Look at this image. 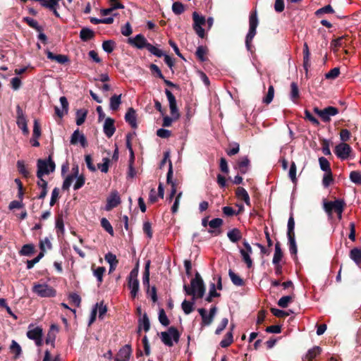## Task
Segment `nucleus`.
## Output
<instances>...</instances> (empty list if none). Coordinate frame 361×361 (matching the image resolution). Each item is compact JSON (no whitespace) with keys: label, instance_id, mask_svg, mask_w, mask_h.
Instances as JSON below:
<instances>
[{"label":"nucleus","instance_id":"nucleus-1","mask_svg":"<svg viewBox=\"0 0 361 361\" xmlns=\"http://www.w3.org/2000/svg\"><path fill=\"white\" fill-rule=\"evenodd\" d=\"M185 294L192 296V300L202 298L206 291V287L202 278L198 272H196L195 278L190 281V286H183Z\"/></svg>","mask_w":361,"mask_h":361},{"label":"nucleus","instance_id":"nucleus-2","mask_svg":"<svg viewBox=\"0 0 361 361\" xmlns=\"http://www.w3.org/2000/svg\"><path fill=\"white\" fill-rule=\"evenodd\" d=\"M127 42L138 49H146L152 54L157 57H161L164 55V52L161 50L149 43L145 37L142 34H138L135 37H129Z\"/></svg>","mask_w":361,"mask_h":361},{"label":"nucleus","instance_id":"nucleus-3","mask_svg":"<svg viewBox=\"0 0 361 361\" xmlns=\"http://www.w3.org/2000/svg\"><path fill=\"white\" fill-rule=\"evenodd\" d=\"M37 166V177H40L45 174H49L51 172H54L55 171L56 164L52 160L51 155H49L47 159H38Z\"/></svg>","mask_w":361,"mask_h":361},{"label":"nucleus","instance_id":"nucleus-4","mask_svg":"<svg viewBox=\"0 0 361 361\" xmlns=\"http://www.w3.org/2000/svg\"><path fill=\"white\" fill-rule=\"evenodd\" d=\"M180 334L178 329L174 326H170L167 331L161 332V340L164 345L169 347L173 345L172 338L175 343H178Z\"/></svg>","mask_w":361,"mask_h":361},{"label":"nucleus","instance_id":"nucleus-5","mask_svg":"<svg viewBox=\"0 0 361 361\" xmlns=\"http://www.w3.org/2000/svg\"><path fill=\"white\" fill-rule=\"evenodd\" d=\"M138 275V264L130 272L128 276V286L130 289V295L133 298H135L140 288L139 280L137 279Z\"/></svg>","mask_w":361,"mask_h":361},{"label":"nucleus","instance_id":"nucleus-6","mask_svg":"<svg viewBox=\"0 0 361 361\" xmlns=\"http://www.w3.org/2000/svg\"><path fill=\"white\" fill-rule=\"evenodd\" d=\"M32 291L42 298H53L56 295V290L47 283L35 284Z\"/></svg>","mask_w":361,"mask_h":361},{"label":"nucleus","instance_id":"nucleus-7","mask_svg":"<svg viewBox=\"0 0 361 361\" xmlns=\"http://www.w3.org/2000/svg\"><path fill=\"white\" fill-rule=\"evenodd\" d=\"M345 202L343 200L337 199L334 201H324V209L329 218L332 217L333 212L336 213L338 210L345 208Z\"/></svg>","mask_w":361,"mask_h":361},{"label":"nucleus","instance_id":"nucleus-8","mask_svg":"<svg viewBox=\"0 0 361 361\" xmlns=\"http://www.w3.org/2000/svg\"><path fill=\"white\" fill-rule=\"evenodd\" d=\"M16 123L19 128H20L25 135L29 134V129L27 125V120L23 113V109L20 105L16 106Z\"/></svg>","mask_w":361,"mask_h":361},{"label":"nucleus","instance_id":"nucleus-9","mask_svg":"<svg viewBox=\"0 0 361 361\" xmlns=\"http://www.w3.org/2000/svg\"><path fill=\"white\" fill-rule=\"evenodd\" d=\"M352 152L351 147L345 142H341L337 145L334 149V153L341 159H347L350 152Z\"/></svg>","mask_w":361,"mask_h":361},{"label":"nucleus","instance_id":"nucleus-10","mask_svg":"<svg viewBox=\"0 0 361 361\" xmlns=\"http://www.w3.org/2000/svg\"><path fill=\"white\" fill-rule=\"evenodd\" d=\"M165 94L169 100L171 114L175 119H178L180 117V114L177 107L176 97L168 89L165 90Z\"/></svg>","mask_w":361,"mask_h":361},{"label":"nucleus","instance_id":"nucleus-11","mask_svg":"<svg viewBox=\"0 0 361 361\" xmlns=\"http://www.w3.org/2000/svg\"><path fill=\"white\" fill-rule=\"evenodd\" d=\"M132 351L133 350L130 344L125 345L118 352L114 361H129Z\"/></svg>","mask_w":361,"mask_h":361},{"label":"nucleus","instance_id":"nucleus-12","mask_svg":"<svg viewBox=\"0 0 361 361\" xmlns=\"http://www.w3.org/2000/svg\"><path fill=\"white\" fill-rule=\"evenodd\" d=\"M121 198L117 190L111 192L109 197L107 198L106 210L110 211L121 204Z\"/></svg>","mask_w":361,"mask_h":361},{"label":"nucleus","instance_id":"nucleus-13","mask_svg":"<svg viewBox=\"0 0 361 361\" xmlns=\"http://www.w3.org/2000/svg\"><path fill=\"white\" fill-rule=\"evenodd\" d=\"M70 142L71 145H74L80 142L82 147H86L87 146V139L84 134L80 132L79 129H77L73 132L71 135Z\"/></svg>","mask_w":361,"mask_h":361},{"label":"nucleus","instance_id":"nucleus-14","mask_svg":"<svg viewBox=\"0 0 361 361\" xmlns=\"http://www.w3.org/2000/svg\"><path fill=\"white\" fill-rule=\"evenodd\" d=\"M223 220L220 218H215L209 222V226L212 230L208 232L214 236L219 235L221 233V226L223 225Z\"/></svg>","mask_w":361,"mask_h":361},{"label":"nucleus","instance_id":"nucleus-15","mask_svg":"<svg viewBox=\"0 0 361 361\" xmlns=\"http://www.w3.org/2000/svg\"><path fill=\"white\" fill-rule=\"evenodd\" d=\"M114 123L115 121L111 118L108 117L105 119L103 130L105 135L108 138L111 137L116 131V127Z\"/></svg>","mask_w":361,"mask_h":361},{"label":"nucleus","instance_id":"nucleus-16","mask_svg":"<svg viewBox=\"0 0 361 361\" xmlns=\"http://www.w3.org/2000/svg\"><path fill=\"white\" fill-rule=\"evenodd\" d=\"M60 1L61 0H46L43 7L52 11L56 17L60 18V15L57 11L58 8H59Z\"/></svg>","mask_w":361,"mask_h":361},{"label":"nucleus","instance_id":"nucleus-17","mask_svg":"<svg viewBox=\"0 0 361 361\" xmlns=\"http://www.w3.org/2000/svg\"><path fill=\"white\" fill-rule=\"evenodd\" d=\"M250 165V161L248 157H244L240 158L238 162L236 169H238L241 174H245L248 171Z\"/></svg>","mask_w":361,"mask_h":361},{"label":"nucleus","instance_id":"nucleus-18","mask_svg":"<svg viewBox=\"0 0 361 361\" xmlns=\"http://www.w3.org/2000/svg\"><path fill=\"white\" fill-rule=\"evenodd\" d=\"M125 120L133 128H137L136 122V112L133 108L130 107L128 109V111L125 115Z\"/></svg>","mask_w":361,"mask_h":361},{"label":"nucleus","instance_id":"nucleus-19","mask_svg":"<svg viewBox=\"0 0 361 361\" xmlns=\"http://www.w3.org/2000/svg\"><path fill=\"white\" fill-rule=\"evenodd\" d=\"M338 114V109L334 106H327L324 109V116L322 121L325 123L331 121V116H336Z\"/></svg>","mask_w":361,"mask_h":361},{"label":"nucleus","instance_id":"nucleus-20","mask_svg":"<svg viewBox=\"0 0 361 361\" xmlns=\"http://www.w3.org/2000/svg\"><path fill=\"white\" fill-rule=\"evenodd\" d=\"M93 275L97 278L98 281V286L103 282V276L106 272V268L104 267H95V264H92L91 267Z\"/></svg>","mask_w":361,"mask_h":361},{"label":"nucleus","instance_id":"nucleus-21","mask_svg":"<svg viewBox=\"0 0 361 361\" xmlns=\"http://www.w3.org/2000/svg\"><path fill=\"white\" fill-rule=\"evenodd\" d=\"M150 261L148 260L145 266V271L143 273V277H142V283L143 286L147 288V293H149V266H150Z\"/></svg>","mask_w":361,"mask_h":361},{"label":"nucleus","instance_id":"nucleus-22","mask_svg":"<svg viewBox=\"0 0 361 361\" xmlns=\"http://www.w3.org/2000/svg\"><path fill=\"white\" fill-rule=\"evenodd\" d=\"M94 36V32L89 27H82L80 32V38L82 42L91 40Z\"/></svg>","mask_w":361,"mask_h":361},{"label":"nucleus","instance_id":"nucleus-23","mask_svg":"<svg viewBox=\"0 0 361 361\" xmlns=\"http://www.w3.org/2000/svg\"><path fill=\"white\" fill-rule=\"evenodd\" d=\"M310 66V52L307 43L304 44L303 49V68L307 74L308 68Z\"/></svg>","mask_w":361,"mask_h":361},{"label":"nucleus","instance_id":"nucleus-24","mask_svg":"<svg viewBox=\"0 0 361 361\" xmlns=\"http://www.w3.org/2000/svg\"><path fill=\"white\" fill-rule=\"evenodd\" d=\"M227 237L232 243H236L242 239V233L240 229L234 228L227 233Z\"/></svg>","mask_w":361,"mask_h":361},{"label":"nucleus","instance_id":"nucleus-25","mask_svg":"<svg viewBox=\"0 0 361 361\" xmlns=\"http://www.w3.org/2000/svg\"><path fill=\"white\" fill-rule=\"evenodd\" d=\"M349 257L358 267H361V248H353L350 251Z\"/></svg>","mask_w":361,"mask_h":361},{"label":"nucleus","instance_id":"nucleus-26","mask_svg":"<svg viewBox=\"0 0 361 361\" xmlns=\"http://www.w3.org/2000/svg\"><path fill=\"white\" fill-rule=\"evenodd\" d=\"M321 353L322 348L319 346H314L312 348L308 350L304 360L306 361H313L317 356L321 354Z\"/></svg>","mask_w":361,"mask_h":361},{"label":"nucleus","instance_id":"nucleus-27","mask_svg":"<svg viewBox=\"0 0 361 361\" xmlns=\"http://www.w3.org/2000/svg\"><path fill=\"white\" fill-rule=\"evenodd\" d=\"M235 195L238 198L243 200L247 205H250V196L244 188L238 187L235 190Z\"/></svg>","mask_w":361,"mask_h":361},{"label":"nucleus","instance_id":"nucleus-28","mask_svg":"<svg viewBox=\"0 0 361 361\" xmlns=\"http://www.w3.org/2000/svg\"><path fill=\"white\" fill-rule=\"evenodd\" d=\"M295 297V293L293 292H291V293L290 295L283 296L282 298H281L279 300L277 305L282 308H286L288 306V304L290 302L293 301Z\"/></svg>","mask_w":361,"mask_h":361},{"label":"nucleus","instance_id":"nucleus-29","mask_svg":"<svg viewBox=\"0 0 361 361\" xmlns=\"http://www.w3.org/2000/svg\"><path fill=\"white\" fill-rule=\"evenodd\" d=\"M138 326L140 329H143L145 332H147L150 329L149 319L147 313H144L142 318L138 319Z\"/></svg>","mask_w":361,"mask_h":361},{"label":"nucleus","instance_id":"nucleus-30","mask_svg":"<svg viewBox=\"0 0 361 361\" xmlns=\"http://www.w3.org/2000/svg\"><path fill=\"white\" fill-rule=\"evenodd\" d=\"M42 329L39 326H37L32 329H29L27 332V336L31 340L39 339V337H42Z\"/></svg>","mask_w":361,"mask_h":361},{"label":"nucleus","instance_id":"nucleus-31","mask_svg":"<svg viewBox=\"0 0 361 361\" xmlns=\"http://www.w3.org/2000/svg\"><path fill=\"white\" fill-rule=\"evenodd\" d=\"M121 104V94H119V95L114 94L113 96L111 97L109 106L112 111H117L119 109Z\"/></svg>","mask_w":361,"mask_h":361},{"label":"nucleus","instance_id":"nucleus-32","mask_svg":"<svg viewBox=\"0 0 361 361\" xmlns=\"http://www.w3.org/2000/svg\"><path fill=\"white\" fill-rule=\"evenodd\" d=\"M256 30L257 29H255V28L249 27L248 33L247 34L246 37H245V46L248 51H252V42L254 37L255 36V35L257 33Z\"/></svg>","mask_w":361,"mask_h":361},{"label":"nucleus","instance_id":"nucleus-33","mask_svg":"<svg viewBox=\"0 0 361 361\" xmlns=\"http://www.w3.org/2000/svg\"><path fill=\"white\" fill-rule=\"evenodd\" d=\"M283 257V252L281 248V244L279 242H277L275 244V252L273 257L272 262L274 264H279Z\"/></svg>","mask_w":361,"mask_h":361},{"label":"nucleus","instance_id":"nucleus-34","mask_svg":"<svg viewBox=\"0 0 361 361\" xmlns=\"http://www.w3.org/2000/svg\"><path fill=\"white\" fill-rule=\"evenodd\" d=\"M88 111L87 109H80L76 111V124L81 126L85 121Z\"/></svg>","mask_w":361,"mask_h":361},{"label":"nucleus","instance_id":"nucleus-35","mask_svg":"<svg viewBox=\"0 0 361 361\" xmlns=\"http://www.w3.org/2000/svg\"><path fill=\"white\" fill-rule=\"evenodd\" d=\"M348 36H342L341 37L337 38L331 42V46L333 47L334 51H336V49L338 47H345Z\"/></svg>","mask_w":361,"mask_h":361},{"label":"nucleus","instance_id":"nucleus-36","mask_svg":"<svg viewBox=\"0 0 361 361\" xmlns=\"http://www.w3.org/2000/svg\"><path fill=\"white\" fill-rule=\"evenodd\" d=\"M221 294L216 290V286L214 283H212L209 286V291L208 295L206 297L205 300L208 302H212L213 298L220 297Z\"/></svg>","mask_w":361,"mask_h":361},{"label":"nucleus","instance_id":"nucleus-37","mask_svg":"<svg viewBox=\"0 0 361 361\" xmlns=\"http://www.w3.org/2000/svg\"><path fill=\"white\" fill-rule=\"evenodd\" d=\"M228 275L232 283L238 286H242L245 284V282L243 279H241L238 275L234 273L231 269L228 271Z\"/></svg>","mask_w":361,"mask_h":361},{"label":"nucleus","instance_id":"nucleus-38","mask_svg":"<svg viewBox=\"0 0 361 361\" xmlns=\"http://www.w3.org/2000/svg\"><path fill=\"white\" fill-rule=\"evenodd\" d=\"M195 300L188 301L184 300L181 304L182 309L185 314H190L194 310V304Z\"/></svg>","mask_w":361,"mask_h":361},{"label":"nucleus","instance_id":"nucleus-39","mask_svg":"<svg viewBox=\"0 0 361 361\" xmlns=\"http://www.w3.org/2000/svg\"><path fill=\"white\" fill-rule=\"evenodd\" d=\"M23 20L30 27L35 29L37 32L42 31V27L40 26L37 21L30 17H24Z\"/></svg>","mask_w":361,"mask_h":361},{"label":"nucleus","instance_id":"nucleus-40","mask_svg":"<svg viewBox=\"0 0 361 361\" xmlns=\"http://www.w3.org/2000/svg\"><path fill=\"white\" fill-rule=\"evenodd\" d=\"M193 25L192 27L202 26L206 23V19L204 16H200L197 12L192 13Z\"/></svg>","mask_w":361,"mask_h":361},{"label":"nucleus","instance_id":"nucleus-41","mask_svg":"<svg viewBox=\"0 0 361 361\" xmlns=\"http://www.w3.org/2000/svg\"><path fill=\"white\" fill-rule=\"evenodd\" d=\"M233 341V332L228 331L225 335L224 339L221 340L219 345L221 348H227L231 345Z\"/></svg>","mask_w":361,"mask_h":361},{"label":"nucleus","instance_id":"nucleus-42","mask_svg":"<svg viewBox=\"0 0 361 361\" xmlns=\"http://www.w3.org/2000/svg\"><path fill=\"white\" fill-rule=\"evenodd\" d=\"M173 178V166L172 162L169 161V169L166 176V183L171 185V190L176 189V183L172 180Z\"/></svg>","mask_w":361,"mask_h":361},{"label":"nucleus","instance_id":"nucleus-43","mask_svg":"<svg viewBox=\"0 0 361 361\" xmlns=\"http://www.w3.org/2000/svg\"><path fill=\"white\" fill-rule=\"evenodd\" d=\"M19 252L20 255L30 256L35 252V246L32 244H25Z\"/></svg>","mask_w":361,"mask_h":361},{"label":"nucleus","instance_id":"nucleus-44","mask_svg":"<svg viewBox=\"0 0 361 361\" xmlns=\"http://www.w3.org/2000/svg\"><path fill=\"white\" fill-rule=\"evenodd\" d=\"M124 6L121 3L111 4V6L109 8H103L101 10V14L102 16H107L111 14L114 10L118 8H123Z\"/></svg>","mask_w":361,"mask_h":361},{"label":"nucleus","instance_id":"nucleus-45","mask_svg":"<svg viewBox=\"0 0 361 361\" xmlns=\"http://www.w3.org/2000/svg\"><path fill=\"white\" fill-rule=\"evenodd\" d=\"M240 151V145L238 142H231L228 145V149H226V154L232 157L238 154Z\"/></svg>","mask_w":361,"mask_h":361},{"label":"nucleus","instance_id":"nucleus-46","mask_svg":"<svg viewBox=\"0 0 361 361\" xmlns=\"http://www.w3.org/2000/svg\"><path fill=\"white\" fill-rule=\"evenodd\" d=\"M288 238L290 253L291 255H294V258L296 259L298 250H297V245H296L295 236L288 237Z\"/></svg>","mask_w":361,"mask_h":361},{"label":"nucleus","instance_id":"nucleus-47","mask_svg":"<svg viewBox=\"0 0 361 361\" xmlns=\"http://www.w3.org/2000/svg\"><path fill=\"white\" fill-rule=\"evenodd\" d=\"M17 168L18 172L25 178H28L30 176V171L25 167V163L23 161L18 160L17 161Z\"/></svg>","mask_w":361,"mask_h":361},{"label":"nucleus","instance_id":"nucleus-48","mask_svg":"<svg viewBox=\"0 0 361 361\" xmlns=\"http://www.w3.org/2000/svg\"><path fill=\"white\" fill-rule=\"evenodd\" d=\"M116 47V42L114 40L109 39L104 41L102 43V49L108 54L111 53Z\"/></svg>","mask_w":361,"mask_h":361},{"label":"nucleus","instance_id":"nucleus-49","mask_svg":"<svg viewBox=\"0 0 361 361\" xmlns=\"http://www.w3.org/2000/svg\"><path fill=\"white\" fill-rule=\"evenodd\" d=\"M288 231H287V236L288 237H292L295 236V220L293 218V215L290 214L288 221Z\"/></svg>","mask_w":361,"mask_h":361},{"label":"nucleus","instance_id":"nucleus-50","mask_svg":"<svg viewBox=\"0 0 361 361\" xmlns=\"http://www.w3.org/2000/svg\"><path fill=\"white\" fill-rule=\"evenodd\" d=\"M300 97V92L298 84L295 82L290 84V98L295 102V99Z\"/></svg>","mask_w":361,"mask_h":361},{"label":"nucleus","instance_id":"nucleus-51","mask_svg":"<svg viewBox=\"0 0 361 361\" xmlns=\"http://www.w3.org/2000/svg\"><path fill=\"white\" fill-rule=\"evenodd\" d=\"M274 96V87L272 85H270L268 88V92L266 96L263 98V102L266 104H270Z\"/></svg>","mask_w":361,"mask_h":361},{"label":"nucleus","instance_id":"nucleus-52","mask_svg":"<svg viewBox=\"0 0 361 361\" xmlns=\"http://www.w3.org/2000/svg\"><path fill=\"white\" fill-rule=\"evenodd\" d=\"M349 178H350V180L353 183H354L358 185H361V172L360 171H351L350 173Z\"/></svg>","mask_w":361,"mask_h":361},{"label":"nucleus","instance_id":"nucleus-53","mask_svg":"<svg viewBox=\"0 0 361 361\" xmlns=\"http://www.w3.org/2000/svg\"><path fill=\"white\" fill-rule=\"evenodd\" d=\"M10 349H11V352L15 353V356H14L15 360L17 359L22 353V349H21L20 345L14 340L12 341V342H11Z\"/></svg>","mask_w":361,"mask_h":361},{"label":"nucleus","instance_id":"nucleus-54","mask_svg":"<svg viewBox=\"0 0 361 361\" xmlns=\"http://www.w3.org/2000/svg\"><path fill=\"white\" fill-rule=\"evenodd\" d=\"M319 163L321 169L322 171H325V173L331 171V169L330 167V163L327 159H326L325 157H319Z\"/></svg>","mask_w":361,"mask_h":361},{"label":"nucleus","instance_id":"nucleus-55","mask_svg":"<svg viewBox=\"0 0 361 361\" xmlns=\"http://www.w3.org/2000/svg\"><path fill=\"white\" fill-rule=\"evenodd\" d=\"M101 226L111 236H114V232L113 227L111 226L110 222L106 218H102L101 219Z\"/></svg>","mask_w":361,"mask_h":361},{"label":"nucleus","instance_id":"nucleus-56","mask_svg":"<svg viewBox=\"0 0 361 361\" xmlns=\"http://www.w3.org/2000/svg\"><path fill=\"white\" fill-rule=\"evenodd\" d=\"M207 49L203 46H199L196 50L195 55L200 61L204 62L207 60L205 57Z\"/></svg>","mask_w":361,"mask_h":361},{"label":"nucleus","instance_id":"nucleus-57","mask_svg":"<svg viewBox=\"0 0 361 361\" xmlns=\"http://www.w3.org/2000/svg\"><path fill=\"white\" fill-rule=\"evenodd\" d=\"M257 25H258V18H257V11H254L250 13V17H249V27L257 29Z\"/></svg>","mask_w":361,"mask_h":361},{"label":"nucleus","instance_id":"nucleus-58","mask_svg":"<svg viewBox=\"0 0 361 361\" xmlns=\"http://www.w3.org/2000/svg\"><path fill=\"white\" fill-rule=\"evenodd\" d=\"M334 182L333 174L331 171L326 172L322 179V184L325 188H328Z\"/></svg>","mask_w":361,"mask_h":361},{"label":"nucleus","instance_id":"nucleus-59","mask_svg":"<svg viewBox=\"0 0 361 361\" xmlns=\"http://www.w3.org/2000/svg\"><path fill=\"white\" fill-rule=\"evenodd\" d=\"M240 253L243 261L246 264L247 268H251L252 267V260L250 257V255L245 252L243 249L240 250Z\"/></svg>","mask_w":361,"mask_h":361},{"label":"nucleus","instance_id":"nucleus-60","mask_svg":"<svg viewBox=\"0 0 361 361\" xmlns=\"http://www.w3.org/2000/svg\"><path fill=\"white\" fill-rule=\"evenodd\" d=\"M172 11L176 15H180L185 11L184 5L179 1H176L172 5Z\"/></svg>","mask_w":361,"mask_h":361},{"label":"nucleus","instance_id":"nucleus-61","mask_svg":"<svg viewBox=\"0 0 361 361\" xmlns=\"http://www.w3.org/2000/svg\"><path fill=\"white\" fill-rule=\"evenodd\" d=\"M334 10L331 5H326L316 11L315 15L318 17H321L324 13H333Z\"/></svg>","mask_w":361,"mask_h":361},{"label":"nucleus","instance_id":"nucleus-62","mask_svg":"<svg viewBox=\"0 0 361 361\" xmlns=\"http://www.w3.org/2000/svg\"><path fill=\"white\" fill-rule=\"evenodd\" d=\"M143 232L146 234L149 239H151L153 236V231L152 228V224L147 221L143 223Z\"/></svg>","mask_w":361,"mask_h":361},{"label":"nucleus","instance_id":"nucleus-63","mask_svg":"<svg viewBox=\"0 0 361 361\" xmlns=\"http://www.w3.org/2000/svg\"><path fill=\"white\" fill-rule=\"evenodd\" d=\"M159 321L164 326L169 325L170 322L168 319L166 312L164 309H160L159 312Z\"/></svg>","mask_w":361,"mask_h":361},{"label":"nucleus","instance_id":"nucleus-64","mask_svg":"<svg viewBox=\"0 0 361 361\" xmlns=\"http://www.w3.org/2000/svg\"><path fill=\"white\" fill-rule=\"evenodd\" d=\"M340 74V68L338 67H336L330 70L328 73L325 74V78L326 79L334 80L338 77Z\"/></svg>","mask_w":361,"mask_h":361}]
</instances>
